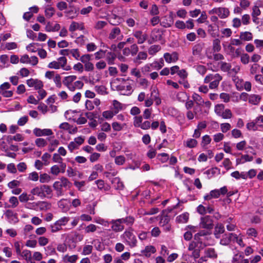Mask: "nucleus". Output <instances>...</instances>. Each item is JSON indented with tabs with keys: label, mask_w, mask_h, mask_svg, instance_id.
I'll list each match as a JSON object with an SVG mask.
<instances>
[{
	"label": "nucleus",
	"mask_w": 263,
	"mask_h": 263,
	"mask_svg": "<svg viewBox=\"0 0 263 263\" xmlns=\"http://www.w3.org/2000/svg\"><path fill=\"white\" fill-rule=\"evenodd\" d=\"M77 79V76L74 75H70L65 77L63 80V84L69 90L72 89V87L74 81Z\"/></svg>",
	"instance_id": "nucleus-15"
},
{
	"label": "nucleus",
	"mask_w": 263,
	"mask_h": 263,
	"mask_svg": "<svg viewBox=\"0 0 263 263\" xmlns=\"http://www.w3.org/2000/svg\"><path fill=\"white\" fill-rule=\"evenodd\" d=\"M69 54H71L72 56L76 60H79L80 58V53L78 49H72L69 50Z\"/></svg>",
	"instance_id": "nucleus-62"
},
{
	"label": "nucleus",
	"mask_w": 263,
	"mask_h": 263,
	"mask_svg": "<svg viewBox=\"0 0 263 263\" xmlns=\"http://www.w3.org/2000/svg\"><path fill=\"white\" fill-rule=\"evenodd\" d=\"M60 29V25L59 24H53L52 23L48 22L46 24L45 30L47 32H54L59 30Z\"/></svg>",
	"instance_id": "nucleus-26"
},
{
	"label": "nucleus",
	"mask_w": 263,
	"mask_h": 263,
	"mask_svg": "<svg viewBox=\"0 0 263 263\" xmlns=\"http://www.w3.org/2000/svg\"><path fill=\"white\" fill-rule=\"evenodd\" d=\"M106 88L103 85H97L95 87V91L101 95H105L107 94Z\"/></svg>",
	"instance_id": "nucleus-40"
},
{
	"label": "nucleus",
	"mask_w": 263,
	"mask_h": 263,
	"mask_svg": "<svg viewBox=\"0 0 263 263\" xmlns=\"http://www.w3.org/2000/svg\"><path fill=\"white\" fill-rule=\"evenodd\" d=\"M151 65L155 69H160L164 66L163 60L161 59L159 62H154Z\"/></svg>",
	"instance_id": "nucleus-50"
},
{
	"label": "nucleus",
	"mask_w": 263,
	"mask_h": 263,
	"mask_svg": "<svg viewBox=\"0 0 263 263\" xmlns=\"http://www.w3.org/2000/svg\"><path fill=\"white\" fill-rule=\"evenodd\" d=\"M33 133L37 137L48 136L53 134L52 130L49 128L41 129L35 128L33 130Z\"/></svg>",
	"instance_id": "nucleus-13"
},
{
	"label": "nucleus",
	"mask_w": 263,
	"mask_h": 263,
	"mask_svg": "<svg viewBox=\"0 0 263 263\" xmlns=\"http://www.w3.org/2000/svg\"><path fill=\"white\" fill-rule=\"evenodd\" d=\"M26 83L29 87H34L36 90L43 87L42 82L37 79H30L27 80Z\"/></svg>",
	"instance_id": "nucleus-17"
},
{
	"label": "nucleus",
	"mask_w": 263,
	"mask_h": 263,
	"mask_svg": "<svg viewBox=\"0 0 263 263\" xmlns=\"http://www.w3.org/2000/svg\"><path fill=\"white\" fill-rule=\"evenodd\" d=\"M30 195H28L27 193L24 192L19 196L18 199L21 202H27L30 200Z\"/></svg>",
	"instance_id": "nucleus-45"
},
{
	"label": "nucleus",
	"mask_w": 263,
	"mask_h": 263,
	"mask_svg": "<svg viewBox=\"0 0 263 263\" xmlns=\"http://www.w3.org/2000/svg\"><path fill=\"white\" fill-rule=\"evenodd\" d=\"M189 218V214L184 213L176 217V221L178 223H184L187 222Z\"/></svg>",
	"instance_id": "nucleus-29"
},
{
	"label": "nucleus",
	"mask_w": 263,
	"mask_h": 263,
	"mask_svg": "<svg viewBox=\"0 0 263 263\" xmlns=\"http://www.w3.org/2000/svg\"><path fill=\"white\" fill-rule=\"evenodd\" d=\"M54 9L53 7H48L46 8L45 13V15L48 18H50L53 16L54 13Z\"/></svg>",
	"instance_id": "nucleus-56"
},
{
	"label": "nucleus",
	"mask_w": 263,
	"mask_h": 263,
	"mask_svg": "<svg viewBox=\"0 0 263 263\" xmlns=\"http://www.w3.org/2000/svg\"><path fill=\"white\" fill-rule=\"evenodd\" d=\"M35 144L40 147H44L47 145V142L46 140L43 138H37L35 141Z\"/></svg>",
	"instance_id": "nucleus-59"
},
{
	"label": "nucleus",
	"mask_w": 263,
	"mask_h": 263,
	"mask_svg": "<svg viewBox=\"0 0 263 263\" xmlns=\"http://www.w3.org/2000/svg\"><path fill=\"white\" fill-rule=\"evenodd\" d=\"M111 126L114 131L119 132L122 130L126 126V124L125 123L121 124L117 121H114L112 123Z\"/></svg>",
	"instance_id": "nucleus-32"
},
{
	"label": "nucleus",
	"mask_w": 263,
	"mask_h": 263,
	"mask_svg": "<svg viewBox=\"0 0 263 263\" xmlns=\"http://www.w3.org/2000/svg\"><path fill=\"white\" fill-rule=\"evenodd\" d=\"M202 46L198 44L195 45L193 48V54L194 55H199L202 50Z\"/></svg>",
	"instance_id": "nucleus-58"
},
{
	"label": "nucleus",
	"mask_w": 263,
	"mask_h": 263,
	"mask_svg": "<svg viewBox=\"0 0 263 263\" xmlns=\"http://www.w3.org/2000/svg\"><path fill=\"white\" fill-rule=\"evenodd\" d=\"M177 99L179 102H184L186 100H189V96L185 92L181 91L177 93Z\"/></svg>",
	"instance_id": "nucleus-35"
},
{
	"label": "nucleus",
	"mask_w": 263,
	"mask_h": 263,
	"mask_svg": "<svg viewBox=\"0 0 263 263\" xmlns=\"http://www.w3.org/2000/svg\"><path fill=\"white\" fill-rule=\"evenodd\" d=\"M225 231L224 227L223 224L218 223L216 225L214 228V235L216 238H219L221 234Z\"/></svg>",
	"instance_id": "nucleus-22"
},
{
	"label": "nucleus",
	"mask_w": 263,
	"mask_h": 263,
	"mask_svg": "<svg viewBox=\"0 0 263 263\" xmlns=\"http://www.w3.org/2000/svg\"><path fill=\"white\" fill-rule=\"evenodd\" d=\"M85 29L84 24L82 22H72L69 27L70 32H73L77 30H83Z\"/></svg>",
	"instance_id": "nucleus-18"
},
{
	"label": "nucleus",
	"mask_w": 263,
	"mask_h": 263,
	"mask_svg": "<svg viewBox=\"0 0 263 263\" xmlns=\"http://www.w3.org/2000/svg\"><path fill=\"white\" fill-rule=\"evenodd\" d=\"M231 238L229 233L228 234H224L222 239L220 241V243L223 246H227L231 242Z\"/></svg>",
	"instance_id": "nucleus-39"
},
{
	"label": "nucleus",
	"mask_w": 263,
	"mask_h": 263,
	"mask_svg": "<svg viewBox=\"0 0 263 263\" xmlns=\"http://www.w3.org/2000/svg\"><path fill=\"white\" fill-rule=\"evenodd\" d=\"M240 38L243 41H251L253 39V35L251 32L249 31L241 32L240 33Z\"/></svg>",
	"instance_id": "nucleus-31"
},
{
	"label": "nucleus",
	"mask_w": 263,
	"mask_h": 263,
	"mask_svg": "<svg viewBox=\"0 0 263 263\" xmlns=\"http://www.w3.org/2000/svg\"><path fill=\"white\" fill-rule=\"evenodd\" d=\"M112 224L111 229L115 232H120L124 230V226L121 224L122 223L121 219L116 220H112L111 221Z\"/></svg>",
	"instance_id": "nucleus-21"
},
{
	"label": "nucleus",
	"mask_w": 263,
	"mask_h": 263,
	"mask_svg": "<svg viewBox=\"0 0 263 263\" xmlns=\"http://www.w3.org/2000/svg\"><path fill=\"white\" fill-rule=\"evenodd\" d=\"M97 229V227L94 224H90L85 228V232L90 233L95 232Z\"/></svg>",
	"instance_id": "nucleus-46"
},
{
	"label": "nucleus",
	"mask_w": 263,
	"mask_h": 263,
	"mask_svg": "<svg viewBox=\"0 0 263 263\" xmlns=\"http://www.w3.org/2000/svg\"><path fill=\"white\" fill-rule=\"evenodd\" d=\"M48 67L55 69L62 68L66 71L71 69V67L67 65V59L64 57H60L58 59L57 61H53L49 63L48 65Z\"/></svg>",
	"instance_id": "nucleus-3"
},
{
	"label": "nucleus",
	"mask_w": 263,
	"mask_h": 263,
	"mask_svg": "<svg viewBox=\"0 0 263 263\" xmlns=\"http://www.w3.org/2000/svg\"><path fill=\"white\" fill-rule=\"evenodd\" d=\"M53 187L55 191L56 195L57 196L59 197L63 195L62 186L60 181H55L53 184Z\"/></svg>",
	"instance_id": "nucleus-27"
},
{
	"label": "nucleus",
	"mask_w": 263,
	"mask_h": 263,
	"mask_svg": "<svg viewBox=\"0 0 263 263\" xmlns=\"http://www.w3.org/2000/svg\"><path fill=\"white\" fill-rule=\"evenodd\" d=\"M112 105L113 111L115 112V114H118L119 111L123 109L122 104L117 100H115L112 101Z\"/></svg>",
	"instance_id": "nucleus-33"
},
{
	"label": "nucleus",
	"mask_w": 263,
	"mask_h": 263,
	"mask_svg": "<svg viewBox=\"0 0 263 263\" xmlns=\"http://www.w3.org/2000/svg\"><path fill=\"white\" fill-rule=\"evenodd\" d=\"M160 50V47L159 45H153L148 49V53L151 55H154Z\"/></svg>",
	"instance_id": "nucleus-51"
},
{
	"label": "nucleus",
	"mask_w": 263,
	"mask_h": 263,
	"mask_svg": "<svg viewBox=\"0 0 263 263\" xmlns=\"http://www.w3.org/2000/svg\"><path fill=\"white\" fill-rule=\"evenodd\" d=\"M91 55L89 54H86L80 57L79 60L83 63L84 64L88 63L90 62L91 60Z\"/></svg>",
	"instance_id": "nucleus-63"
},
{
	"label": "nucleus",
	"mask_w": 263,
	"mask_h": 263,
	"mask_svg": "<svg viewBox=\"0 0 263 263\" xmlns=\"http://www.w3.org/2000/svg\"><path fill=\"white\" fill-rule=\"evenodd\" d=\"M133 81L129 80V81L123 83L117 86V89L121 91H125L127 95H130L133 91Z\"/></svg>",
	"instance_id": "nucleus-10"
},
{
	"label": "nucleus",
	"mask_w": 263,
	"mask_h": 263,
	"mask_svg": "<svg viewBox=\"0 0 263 263\" xmlns=\"http://www.w3.org/2000/svg\"><path fill=\"white\" fill-rule=\"evenodd\" d=\"M116 114L112 110H106L102 112V116L106 119L109 120L112 118V117Z\"/></svg>",
	"instance_id": "nucleus-44"
},
{
	"label": "nucleus",
	"mask_w": 263,
	"mask_h": 263,
	"mask_svg": "<svg viewBox=\"0 0 263 263\" xmlns=\"http://www.w3.org/2000/svg\"><path fill=\"white\" fill-rule=\"evenodd\" d=\"M50 180V177L47 174H42L40 176V181L41 183H47Z\"/></svg>",
	"instance_id": "nucleus-55"
},
{
	"label": "nucleus",
	"mask_w": 263,
	"mask_h": 263,
	"mask_svg": "<svg viewBox=\"0 0 263 263\" xmlns=\"http://www.w3.org/2000/svg\"><path fill=\"white\" fill-rule=\"evenodd\" d=\"M121 238L124 240L125 242L131 248L135 247L137 246V240L132 228L126 230L121 235Z\"/></svg>",
	"instance_id": "nucleus-4"
},
{
	"label": "nucleus",
	"mask_w": 263,
	"mask_h": 263,
	"mask_svg": "<svg viewBox=\"0 0 263 263\" xmlns=\"http://www.w3.org/2000/svg\"><path fill=\"white\" fill-rule=\"evenodd\" d=\"M133 36L137 39L138 44H142L147 39L148 36L141 30H136L133 32Z\"/></svg>",
	"instance_id": "nucleus-14"
},
{
	"label": "nucleus",
	"mask_w": 263,
	"mask_h": 263,
	"mask_svg": "<svg viewBox=\"0 0 263 263\" xmlns=\"http://www.w3.org/2000/svg\"><path fill=\"white\" fill-rule=\"evenodd\" d=\"M221 80L222 77L219 74H210L205 77L204 82L205 83L210 82L209 88L213 89L216 88L218 86L219 82Z\"/></svg>",
	"instance_id": "nucleus-6"
},
{
	"label": "nucleus",
	"mask_w": 263,
	"mask_h": 263,
	"mask_svg": "<svg viewBox=\"0 0 263 263\" xmlns=\"http://www.w3.org/2000/svg\"><path fill=\"white\" fill-rule=\"evenodd\" d=\"M123 37L121 29L117 27L112 28L108 35V39L115 41H120Z\"/></svg>",
	"instance_id": "nucleus-8"
},
{
	"label": "nucleus",
	"mask_w": 263,
	"mask_h": 263,
	"mask_svg": "<svg viewBox=\"0 0 263 263\" xmlns=\"http://www.w3.org/2000/svg\"><path fill=\"white\" fill-rule=\"evenodd\" d=\"M59 143V141L57 139L52 140L49 146V151L51 152L54 151Z\"/></svg>",
	"instance_id": "nucleus-53"
},
{
	"label": "nucleus",
	"mask_w": 263,
	"mask_h": 263,
	"mask_svg": "<svg viewBox=\"0 0 263 263\" xmlns=\"http://www.w3.org/2000/svg\"><path fill=\"white\" fill-rule=\"evenodd\" d=\"M143 121V118L141 116H135L134 118L133 125L135 127H140Z\"/></svg>",
	"instance_id": "nucleus-41"
},
{
	"label": "nucleus",
	"mask_w": 263,
	"mask_h": 263,
	"mask_svg": "<svg viewBox=\"0 0 263 263\" xmlns=\"http://www.w3.org/2000/svg\"><path fill=\"white\" fill-rule=\"evenodd\" d=\"M214 112L219 117L224 119H231L232 112L230 109L225 108L223 104H216L214 107Z\"/></svg>",
	"instance_id": "nucleus-5"
},
{
	"label": "nucleus",
	"mask_w": 263,
	"mask_h": 263,
	"mask_svg": "<svg viewBox=\"0 0 263 263\" xmlns=\"http://www.w3.org/2000/svg\"><path fill=\"white\" fill-rule=\"evenodd\" d=\"M250 61V56L247 53H242L240 55V61L241 62L246 65L249 63Z\"/></svg>",
	"instance_id": "nucleus-60"
},
{
	"label": "nucleus",
	"mask_w": 263,
	"mask_h": 263,
	"mask_svg": "<svg viewBox=\"0 0 263 263\" xmlns=\"http://www.w3.org/2000/svg\"><path fill=\"white\" fill-rule=\"evenodd\" d=\"M69 217H63L55 221L58 226L62 228V226H65L69 221Z\"/></svg>",
	"instance_id": "nucleus-42"
},
{
	"label": "nucleus",
	"mask_w": 263,
	"mask_h": 263,
	"mask_svg": "<svg viewBox=\"0 0 263 263\" xmlns=\"http://www.w3.org/2000/svg\"><path fill=\"white\" fill-rule=\"evenodd\" d=\"M30 193L33 195L43 198L46 197H51L52 191L49 185H41L33 188Z\"/></svg>",
	"instance_id": "nucleus-1"
},
{
	"label": "nucleus",
	"mask_w": 263,
	"mask_h": 263,
	"mask_svg": "<svg viewBox=\"0 0 263 263\" xmlns=\"http://www.w3.org/2000/svg\"><path fill=\"white\" fill-rule=\"evenodd\" d=\"M53 82L58 88H61L62 86L61 77L59 74H55L53 78Z\"/></svg>",
	"instance_id": "nucleus-47"
},
{
	"label": "nucleus",
	"mask_w": 263,
	"mask_h": 263,
	"mask_svg": "<svg viewBox=\"0 0 263 263\" xmlns=\"http://www.w3.org/2000/svg\"><path fill=\"white\" fill-rule=\"evenodd\" d=\"M32 206L30 209H36V207L41 211H46L51 208V204L46 201H39L31 204Z\"/></svg>",
	"instance_id": "nucleus-11"
},
{
	"label": "nucleus",
	"mask_w": 263,
	"mask_h": 263,
	"mask_svg": "<svg viewBox=\"0 0 263 263\" xmlns=\"http://www.w3.org/2000/svg\"><path fill=\"white\" fill-rule=\"evenodd\" d=\"M84 86V83L81 81H74L72 87H73L70 91H74L76 89H81Z\"/></svg>",
	"instance_id": "nucleus-43"
},
{
	"label": "nucleus",
	"mask_w": 263,
	"mask_h": 263,
	"mask_svg": "<svg viewBox=\"0 0 263 263\" xmlns=\"http://www.w3.org/2000/svg\"><path fill=\"white\" fill-rule=\"evenodd\" d=\"M10 203L11 204V207L16 208L19 204V202L17 197L15 196L11 197L9 200Z\"/></svg>",
	"instance_id": "nucleus-64"
},
{
	"label": "nucleus",
	"mask_w": 263,
	"mask_h": 263,
	"mask_svg": "<svg viewBox=\"0 0 263 263\" xmlns=\"http://www.w3.org/2000/svg\"><path fill=\"white\" fill-rule=\"evenodd\" d=\"M210 14H216L221 18H225L230 15L228 8L223 7L215 8L209 11Z\"/></svg>",
	"instance_id": "nucleus-7"
},
{
	"label": "nucleus",
	"mask_w": 263,
	"mask_h": 263,
	"mask_svg": "<svg viewBox=\"0 0 263 263\" xmlns=\"http://www.w3.org/2000/svg\"><path fill=\"white\" fill-rule=\"evenodd\" d=\"M261 100V97L259 95L255 94H251L249 96V102L254 105H258Z\"/></svg>",
	"instance_id": "nucleus-25"
},
{
	"label": "nucleus",
	"mask_w": 263,
	"mask_h": 263,
	"mask_svg": "<svg viewBox=\"0 0 263 263\" xmlns=\"http://www.w3.org/2000/svg\"><path fill=\"white\" fill-rule=\"evenodd\" d=\"M78 258V255H69L66 254L63 256L62 260L64 262L75 263Z\"/></svg>",
	"instance_id": "nucleus-24"
},
{
	"label": "nucleus",
	"mask_w": 263,
	"mask_h": 263,
	"mask_svg": "<svg viewBox=\"0 0 263 263\" xmlns=\"http://www.w3.org/2000/svg\"><path fill=\"white\" fill-rule=\"evenodd\" d=\"M222 45H223V47L224 50H225V51L228 52L229 54H231L234 53L235 48L233 46V45H232L230 43L228 45H227L224 44H223Z\"/></svg>",
	"instance_id": "nucleus-49"
},
{
	"label": "nucleus",
	"mask_w": 263,
	"mask_h": 263,
	"mask_svg": "<svg viewBox=\"0 0 263 263\" xmlns=\"http://www.w3.org/2000/svg\"><path fill=\"white\" fill-rule=\"evenodd\" d=\"M20 255H21L26 260H30V258L32 257L31 251L28 250H23Z\"/></svg>",
	"instance_id": "nucleus-61"
},
{
	"label": "nucleus",
	"mask_w": 263,
	"mask_h": 263,
	"mask_svg": "<svg viewBox=\"0 0 263 263\" xmlns=\"http://www.w3.org/2000/svg\"><path fill=\"white\" fill-rule=\"evenodd\" d=\"M214 52H219L221 50L220 41L218 39H214L212 45Z\"/></svg>",
	"instance_id": "nucleus-34"
},
{
	"label": "nucleus",
	"mask_w": 263,
	"mask_h": 263,
	"mask_svg": "<svg viewBox=\"0 0 263 263\" xmlns=\"http://www.w3.org/2000/svg\"><path fill=\"white\" fill-rule=\"evenodd\" d=\"M162 38V31L159 29H154L151 34V40H148L149 44L160 41Z\"/></svg>",
	"instance_id": "nucleus-12"
},
{
	"label": "nucleus",
	"mask_w": 263,
	"mask_h": 263,
	"mask_svg": "<svg viewBox=\"0 0 263 263\" xmlns=\"http://www.w3.org/2000/svg\"><path fill=\"white\" fill-rule=\"evenodd\" d=\"M164 58L168 63H174L178 60V55L176 52H173L172 54L165 53L164 54Z\"/></svg>",
	"instance_id": "nucleus-20"
},
{
	"label": "nucleus",
	"mask_w": 263,
	"mask_h": 263,
	"mask_svg": "<svg viewBox=\"0 0 263 263\" xmlns=\"http://www.w3.org/2000/svg\"><path fill=\"white\" fill-rule=\"evenodd\" d=\"M253 160L252 156L248 155H242L240 158H238L236 160V165L245 163L247 162H250Z\"/></svg>",
	"instance_id": "nucleus-23"
},
{
	"label": "nucleus",
	"mask_w": 263,
	"mask_h": 263,
	"mask_svg": "<svg viewBox=\"0 0 263 263\" xmlns=\"http://www.w3.org/2000/svg\"><path fill=\"white\" fill-rule=\"evenodd\" d=\"M151 97L153 98V100L156 101V104L157 105H159L161 103V99L159 98L158 92L155 90H153L152 91Z\"/></svg>",
	"instance_id": "nucleus-52"
},
{
	"label": "nucleus",
	"mask_w": 263,
	"mask_h": 263,
	"mask_svg": "<svg viewBox=\"0 0 263 263\" xmlns=\"http://www.w3.org/2000/svg\"><path fill=\"white\" fill-rule=\"evenodd\" d=\"M231 175L232 177L235 178L236 179H239L240 178H242L243 179H247V175L246 173L243 172L240 173L238 171H236L232 172Z\"/></svg>",
	"instance_id": "nucleus-30"
},
{
	"label": "nucleus",
	"mask_w": 263,
	"mask_h": 263,
	"mask_svg": "<svg viewBox=\"0 0 263 263\" xmlns=\"http://www.w3.org/2000/svg\"><path fill=\"white\" fill-rule=\"evenodd\" d=\"M109 23L112 25H117L121 23V18L116 14L111 15L108 18Z\"/></svg>",
	"instance_id": "nucleus-28"
},
{
	"label": "nucleus",
	"mask_w": 263,
	"mask_h": 263,
	"mask_svg": "<svg viewBox=\"0 0 263 263\" xmlns=\"http://www.w3.org/2000/svg\"><path fill=\"white\" fill-rule=\"evenodd\" d=\"M205 256L211 258H216L217 254L213 248H208L204 251Z\"/></svg>",
	"instance_id": "nucleus-37"
},
{
	"label": "nucleus",
	"mask_w": 263,
	"mask_h": 263,
	"mask_svg": "<svg viewBox=\"0 0 263 263\" xmlns=\"http://www.w3.org/2000/svg\"><path fill=\"white\" fill-rule=\"evenodd\" d=\"M59 128L63 130H67L70 134H74L78 131V128L76 126L71 125L67 122L61 123L59 126Z\"/></svg>",
	"instance_id": "nucleus-16"
},
{
	"label": "nucleus",
	"mask_w": 263,
	"mask_h": 263,
	"mask_svg": "<svg viewBox=\"0 0 263 263\" xmlns=\"http://www.w3.org/2000/svg\"><path fill=\"white\" fill-rule=\"evenodd\" d=\"M157 158L162 163L166 162L169 159V155L166 153H161L158 155Z\"/></svg>",
	"instance_id": "nucleus-57"
},
{
	"label": "nucleus",
	"mask_w": 263,
	"mask_h": 263,
	"mask_svg": "<svg viewBox=\"0 0 263 263\" xmlns=\"http://www.w3.org/2000/svg\"><path fill=\"white\" fill-rule=\"evenodd\" d=\"M112 184L117 189H122L123 188V184L118 177L114 178L112 180Z\"/></svg>",
	"instance_id": "nucleus-36"
},
{
	"label": "nucleus",
	"mask_w": 263,
	"mask_h": 263,
	"mask_svg": "<svg viewBox=\"0 0 263 263\" xmlns=\"http://www.w3.org/2000/svg\"><path fill=\"white\" fill-rule=\"evenodd\" d=\"M156 252V248L153 246H146L144 249L141 251L142 255L145 256L146 257H149L152 254L155 253Z\"/></svg>",
	"instance_id": "nucleus-19"
},
{
	"label": "nucleus",
	"mask_w": 263,
	"mask_h": 263,
	"mask_svg": "<svg viewBox=\"0 0 263 263\" xmlns=\"http://www.w3.org/2000/svg\"><path fill=\"white\" fill-rule=\"evenodd\" d=\"M62 187H70L71 185V183L68 181V180L65 177H62L59 180Z\"/></svg>",
	"instance_id": "nucleus-54"
},
{
	"label": "nucleus",
	"mask_w": 263,
	"mask_h": 263,
	"mask_svg": "<svg viewBox=\"0 0 263 263\" xmlns=\"http://www.w3.org/2000/svg\"><path fill=\"white\" fill-rule=\"evenodd\" d=\"M197 145V141L196 140L194 139H190L187 140L185 142V145L186 147L189 148H193L196 146Z\"/></svg>",
	"instance_id": "nucleus-48"
},
{
	"label": "nucleus",
	"mask_w": 263,
	"mask_h": 263,
	"mask_svg": "<svg viewBox=\"0 0 263 263\" xmlns=\"http://www.w3.org/2000/svg\"><path fill=\"white\" fill-rule=\"evenodd\" d=\"M107 25V23L104 21H98L96 22L94 25V28L96 30H100Z\"/></svg>",
	"instance_id": "nucleus-38"
},
{
	"label": "nucleus",
	"mask_w": 263,
	"mask_h": 263,
	"mask_svg": "<svg viewBox=\"0 0 263 263\" xmlns=\"http://www.w3.org/2000/svg\"><path fill=\"white\" fill-rule=\"evenodd\" d=\"M246 127L249 130L253 132L263 131V115H259L248 122Z\"/></svg>",
	"instance_id": "nucleus-2"
},
{
	"label": "nucleus",
	"mask_w": 263,
	"mask_h": 263,
	"mask_svg": "<svg viewBox=\"0 0 263 263\" xmlns=\"http://www.w3.org/2000/svg\"><path fill=\"white\" fill-rule=\"evenodd\" d=\"M199 225L201 228L210 230L213 227V221L209 216H205L201 218Z\"/></svg>",
	"instance_id": "nucleus-9"
}]
</instances>
